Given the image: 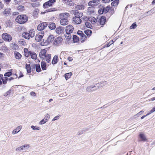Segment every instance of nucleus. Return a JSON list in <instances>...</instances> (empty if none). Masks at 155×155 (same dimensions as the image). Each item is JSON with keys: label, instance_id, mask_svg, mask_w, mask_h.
<instances>
[{"label": "nucleus", "instance_id": "nucleus-48", "mask_svg": "<svg viewBox=\"0 0 155 155\" xmlns=\"http://www.w3.org/2000/svg\"><path fill=\"white\" fill-rule=\"evenodd\" d=\"M137 27V25L136 23H133L132 25L130 27V29H135Z\"/></svg>", "mask_w": 155, "mask_h": 155}, {"label": "nucleus", "instance_id": "nucleus-62", "mask_svg": "<svg viewBox=\"0 0 155 155\" xmlns=\"http://www.w3.org/2000/svg\"><path fill=\"white\" fill-rule=\"evenodd\" d=\"M98 12L100 14H102L103 13H104L103 9L99 10L98 11Z\"/></svg>", "mask_w": 155, "mask_h": 155}, {"label": "nucleus", "instance_id": "nucleus-35", "mask_svg": "<svg viewBox=\"0 0 155 155\" xmlns=\"http://www.w3.org/2000/svg\"><path fill=\"white\" fill-rule=\"evenodd\" d=\"M79 38L76 35H73V39L74 43L77 42L79 41Z\"/></svg>", "mask_w": 155, "mask_h": 155}, {"label": "nucleus", "instance_id": "nucleus-27", "mask_svg": "<svg viewBox=\"0 0 155 155\" xmlns=\"http://www.w3.org/2000/svg\"><path fill=\"white\" fill-rule=\"evenodd\" d=\"M14 55L15 58L19 60L21 58L22 56L20 54L17 52H14Z\"/></svg>", "mask_w": 155, "mask_h": 155}, {"label": "nucleus", "instance_id": "nucleus-52", "mask_svg": "<svg viewBox=\"0 0 155 155\" xmlns=\"http://www.w3.org/2000/svg\"><path fill=\"white\" fill-rule=\"evenodd\" d=\"M3 75L0 74V87H2V80Z\"/></svg>", "mask_w": 155, "mask_h": 155}, {"label": "nucleus", "instance_id": "nucleus-10", "mask_svg": "<svg viewBox=\"0 0 155 155\" xmlns=\"http://www.w3.org/2000/svg\"><path fill=\"white\" fill-rule=\"evenodd\" d=\"M47 50L45 49L41 50L39 54L40 57L43 59H45L46 57Z\"/></svg>", "mask_w": 155, "mask_h": 155}, {"label": "nucleus", "instance_id": "nucleus-33", "mask_svg": "<svg viewBox=\"0 0 155 155\" xmlns=\"http://www.w3.org/2000/svg\"><path fill=\"white\" fill-rule=\"evenodd\" d=\"M41 68L43 70L46 69V63L44 61H42L41 63Z\"/></svg>", "mask_w": 155, "mask_h": 155}, {"label": "nucleus", "instance_id": "nucleus-22", "mask_svg": "<svg viewBox=\"0 0 155 155\" xmlns=\"http://www.w3.org/2000/svg\"><path fill=\"white\" fill-rule=\"evenodd\" d=\"M106 18L104 16H102L100 20V23L101 25H104L106 21Z\"/></svg>", "mask_w": 155, "mask_h": 155}, {"label": "nucleus", "instance_id": "nucleus-30", "mask_svg": "<svg viewBox=\"0 0 155 155\" xmlns=\"http://www.w3.org/2000/svg\"><path fill=\"white\" fill-rule=\"evenodd\" d=\"M24 51L25 56L27 57H29L30 54V51L29 52L28 49L26 48H25L24 49Z\"/></svg>", "mask_w": 155, "mask_h": 155}, {"label": "nucleus", "instance_id": "nucleus-50", "mask_svg": "<svg viewBox=\"0 0 155 155\" xmlns=\"http://www.w3.org/2000/svg\"><path fill=\"white\" fill-rule=\"evenodd\" d=\"M12 91V90H9L8 91L6 92L4 94L5 96H6L8 95H9L10 93Z\"/></svg>", "mask_w": 155, "mask_h": 155}, {"label": "nucleus", "instance_id": "nucleus-57", "mask_svg": "<svg viewBox=\"0 0 155 155\" xmlns=\"http://www.w3.org/2000/svg\"><path fill=\"white\" fill-rule=\"evenodd\" d=\"M114 43L113 41H111L109 42V43H108L107 45H106L107 47H108L110 46L112 44Z\"/></svg>", "mask_w": 155, "mask_h": 155}, {"label": "nucleus", "instance_id": "nucleus-17", "mask_svg": "<svg viewBox=\"0 0 155 155\" xmlns=\"http://www.w3.org/2000/svg\"><path fill=\"white\" fill-rule=\"evenodd\" d=\"M29 147V146L28 144L23 145L22 146L17 148L16 149V151H17L22 150L24 148H28Z\"/></svg>", "mask_w": 155, "mask_h": 155}, {"label": "nucleus", "instance_id": "nucleus-25", "mask_svg": "<svg viewBox=\"0 0 155 155\" xmlns=\"http://www.w3.org/2000/svg\"><path fill=\"white\" fill-rule=\"evenodd\" d=\"M54 37L53 35H49L47 39V41L48 43L52 42L54 40Z\"/></svg>", "mask_w": 155, "mask_h": 155}, {"label": "nucleus", "instance_id": "nucleus-54", "mask_svg": "<svg viewBox=\"0 0 155 155\" xmlns=\"http://www.w3.org/2000/svg\"><path fill=\"white\" fill-rule=\"evenodd\" d=\"M77 34L79 35L80 37L84 34L82 31H78L77 32Z\"/></svg>", "mask_w": 155, "mask_h": 155}, {"label": "nucleus", "instance_id": "nucleus-60", "mask_svg": "<svg viewBox=\"0 0 155 155\" xmlns=\"http://www.w3.org/2000/svg\"><path fill=\"white\" fill-rule=\"evenodd\" d=\"M44 33H45L44 31H41L39 32L38 33L39 34L43 35V36H44Z\"/></svg>", "mask_w": 155, "mask_h": 155}, {"label": "nucleus", "instance_id": "nucleus-18", "mask_svg": "<svg viewBox=\"0 0 155 155\" xmlns=\"http://www.w3.org/2000/svg\"><path fill=\"white\" fill-rule=\"evenodd\" d=\"M58 61V55H55L53 57L52 61V64H55L57 63Z\"/></svg>", "mask_w": 155, "mask_h": 155}, {"label": "nucleus", "instance_id": "nucleus-2", "mask_svg": "<svg viewBox=\"0 0 155 155\" xmlns=\"http://www.w3.org/2000/svg\"><path fill=\"white\" fill-rule=\"evenodd\" d=\"M28 17L25 15H18L15 19V21L20 24H23L28 20Z\"/></svg>", "mask_w": 155, "mask_h": 155}, {"label": "nucleus", "instance_id": "nucleus-63", "mask_svg": "<svg viewBox=\"0 0 155 155\" xmlns=\"http://www.w3.org/2000/svg\"><path fill=\"white\" fill-rule=\"evenodd\" d=\"M93 18V21H92L91 22L92 24H94L96 22V20L94 18Z\"/></svg>", "mask_w": 155, "mask_h": 155}, {"label": "nucleus", "instance_id": "nucleus-47", "mask_svg": "<svg viewBox=\"0 0 155 155\" xmlns=\"http://www.w3.org/2000/svg\"><path fill=\"white\" fill-rule=\"evenodd\" d=\"M31 128L33 130H39L40 128L39 127L36 126H34L32 125L31 126Z\"/></svg>", "mask_w": 155, "mask_h": 155}, {"label": "nucleus", "instance_id": "nucleus-36", "mask_svg": "<svg viewBox=\"0 0 155 155\" xmlns=\"http://www.w3.org/2000/svg\"><path fill=\"white\" fill-rule=\"evenodd\" d=\"M87 36L84 34L80 37V40L81 42H83L87 39Z\"/></svg>", "mask_w": 155, "mask_h": 155}, {"label": "nucleus", "instance_id": "nucleus-12", "mask_svg": "<svg viewBox=\"0 0 155 155\" xmlns=\"http://www.w3.org/2000/svg\"><path fill=\"white\" fill-rule=\"evenodd\" d=\"M74 27L71 25L67 26L66 28V33H71L74 30Z\"/></svg>", "mask_w": 155, "mask_h": 155}, {"label": "nucleus", "instance_id": "nucleus-46", "mask_svg": "<svg viewBox=\"0 0 155 155\" xmlns=\"http://www.w3.org/2000/svg\"><path fill=\"white\" fill-rule=\"evenodd\" d=\"M143 112H144L143 111L141 110L140 111L139 113H138L137 114L134 115V117H138L140 115H141V114H143Z\"/></svg>", "mask_w": 155, "mask_h": 155}, {"label": "nucleus", "instance_id": "nucleus-28", "mask_svg": "<svg viewBox=\"0 0 155 155\" xmlns=\"http://www.w3.org/2000/svg\"><path fill=\"white\" fill-rule=\"evenodd\" d=\"M107 84V83L106 81H103L97 84V85L99 87V88L101 87L106 85Z\"/></svg>", "mask_w": 155, "mask_h": 155}, {"label": "nucleus", "instance_id": "nucleus-43", "mask_svg": "<svg viewBox=\"0 0 155 155\" xmlns=\"http://www.w3.org/2000/svg\"><path fill=\"white\" fill-rule=\"evenodd\" d=\"M110 10V7L109 6H107L105 8H104L103 10L104 13H107Z\"/></svg>", "mask_w": 155, "mask_h": 155}, {"label": "nucleus", "instance_id": "nucleus-64", "mask_svg": "<svg viewBox=\"0 0 155 155\" xmlns=\"http://www.w3.org/2000/svg\"><path fill=\"white\" fill-rule=\"evenodd\" d=\"M151 112L152 113L155 111V106L151 110Z\"/></svg>", "mask_w": 155, "mask_h": 155}, {"label": "nucleus", "instance_id": "nucleus-5", "mask_svg": "<svg viewBox=\"0 0 155 155\" xmlns=\"http://www.w3.org/2000/svg\"><path fill=\"white\" fill-rule=\"evenodd\" d=\"M99 88V87L97 85V84L96 85H92L88 87L86 89V91H95Z\"/></svg>", "mask_w": 155, "mask_h": 155}, {"label": "nucleus", "instance_id": "nucleus-32", "mask_svg": "<svg viewBox=\"0 0 155 155\" xmlns=\"http://www.w3.org/2000/svg\"><path fill=\"white\" fill-rule=\"evenodd\" d=\"M75 8L77 10H82L84 9V6L83 5H78L76 6Z\"/></svg>", "mask_w": 155, "mask_h": 155}, {"label": "nucleus", "instance_id": "nucleus-31", "mask_svg": "<svg viewBox=\"0 0 155 155\" xmlns=\"http://www.w3.org/2000/svg\"><path fill=\"white\" fill-rule=\"evenodd\" d=\"M25 68L27 70L28 73H30L31 72V69L30 64H26L25 65Z\"/></svg>", "mask_w": 155, "mask_h": 155}, {"label": "nucleus", "instance_id": "nucleus-42", "mask_svg": "<svg viewBox=\"0 0 155 155\" xmlns=\"http://www.w3.org/2000/svg\"><path fill=\"white\" fill-rule=\"evenodd\" d=\"M54 9H55L54 8H51L46 10L45 12H41V13L42 14H44L45 12H49L53 11L55 10Z\"/></svg>", "mask_w": 155, "mask_h": 155}, {"label": "nucleus", "instance_id": "nucleus-11", "mask_svg": "<svg viewBox=\"0 0 155 155\" xmlns=\"http://www.w3.org/2000/svg\"><path fill=\"white\" fill-rule=\"evenodd\" d=\"M64 29L62 27H57L56 28L55 31L56 32L58 35L62 34L64 33Z\"/></svg>", "mask_w": 155, "mask_h": 155}, {"label": "nucleus", "instance_id": "nucleus-37", "mask_svg": "<svg viewBox=\"0 0 155 155\" xmlns=\"http://www.w3.org/2000/svg\"><path fill=\"white\" fill-rule=\"evenodd\" d=\"M72 73L71 72H69L66 73L65 74V78L66 80L69 78L72 75Z\"/></svg>", "mask_w": 155, "mask_h": 155}, {"label": "nucleus", "instance_id": "nucleus-3", "mask_svg": "<svg viewBox=\"0 0 155 155\" xmlns=\"http://www.w3.org/2000/svg\"><path fill=\"white\" fill-rule=\"evenodd\" d=\"M17 78V76L16 74L14 75V77H11L8 78L7 77H4L3 76L2 80V88H4L5 87V85L7 84V81H10L12 80H13L15 78Z\"/></svg>", "mask_w": 155, "mask_h": 155}, {"label": "nucleus", "instance_id": "nucleus-49", "mask_svg": "<svg viewBox=\"0 0 155 155\" xmlns=\"http://www.w3.org/2000/svg\"><path fill=\"white\" fill-rule=\"evenodd\" d=\"M139 139L140 140L143 141H146L147 140L146 136H140Z\"/></svg>", "mask_w": 155, "mask_h": 155}, {"label": "nucleus", "instance_id": "nucleus-24", "mask_svg": "<svg viewBox=\"0 0 155 155\" xmlns=\"http://www.w3.org/2000/svg\"><path fill=\"white\" fill-rule=\"evenodd\" d=\"M48 27L51 30H53L56 28V25L54 23L50 22L48 25Z\"/></svg>", "mask_w": 155, "mask_h": 155}, {"label": "nucleus", "instance_id": "nucleus-55", "mask_svg": "<svg viewBox=\"0 0 155 155\" xmlns=\"http://www.w3.org/2000/svg\"><path fill=\"white\" fill-rule=\"evenodd\" d=\"M5 54L3 53L0 52V59L3 58L5 57Z\"/></svg>", "mask_w": 155, "mask_h": 155}, {"label": "nucleus", "instance_id": "nucleus-39", "mask_svg": "<svg viewBox=\"0 0 155 155\" xmlns=\"http://www.w3.org/2000/svg\"><path fill=\"white\" fill-rule=\"evenodd\" d=\"M36 71L37 72H39L41 71V69L40 65L38 64H36L35 65Z\"/></svg>", "mask_w": 155, "mask_h": 155}, {"label": "nucleus", "instance_id": "nucleus-7", "mask_svg": "<svg viewBox=\"0 0 155 155\" xmlns=\"http://www.w3.org/2000/svg\"><path fill=\"white\" fill-rule=\"evenodd\" d=\"M100 1V0H93L90 1L88 3V5L92 7H94L99 4Z\"/></svg>", "mask_w": 155, "mask_h": 155}, {"label": "nucleus", "instance_id": "nucleus-34", "mask_svg": "<svg viewBox=\"0 0 155 155\" xmlns=\"http://www.w3.org/2000/svg\"><path fill=\"white\" fill-rule=\"evenodd\" d=\"M51 54H47L46 55V57L45 59L46 61L48 62L49 63L51 61Z\"/></svg>", "mask_w": 155, "mask_h": 155}, {"label": "nucleus", "instance_id": "nucleus-45", "mask_svg": "<svg viewBox=\"0 0 155 155\" xmlns=\"http://www.w3.org/2000/svg\"><path fill=\"white\" fill-rule=\"evenodd\" d=\"M12 74V73L11 72H8L5 73L4 74V77H10Z\"/></svg>", "mask_w": 155, "mask_h": 155}, {"label": "nucleus", "instance_id": "nucleus-21", "mask_svg": "<svg viewBox=\"0 0 155 155\" xmlns=\"http://www.w3.org/2000/svg\"><path fill=\"white\" fill-rule=\"evenodd\" d=\"M43 37V35L38 34L35 36V39L37 41H41Z\"/></svg>", "mask_w": 155, "mask_h": 155}, {"label": "nucleus", "instance_id": "nucleus-53", "mask_svg": "<svg viewBox=\"0 0 155 155\" xmlns=\"http://www.w3.org/2000/svg\"><path fill=\"white\" fill-rule=\"evenodd\" d=\"M85 25L88 28H91V23L88 22H86Z\"/></svg>", "mask_w": 155, "mask_h": 155}, {"label": "nucleus", "instance_id": "nucleus-1", "mask_svg": "<svg viewBox=\"0 0 155 155\" xmlns=\"http://www.w3.org/2000/svg\"><path fill=\"white\" fill-rule=\"evenodd\" d=\"M35 35V32L33 30H31L28 32H25L22 34V36L27 39H29L30 38L33 37Z\"/></svg>", "mask_w": 155, "mask_h": 155}, {"label": "nucleus", "instance_id": "nucleus-51", "mask_svg": "<svg viewBox=\"0 0 155 155\" xmlns=\"http://www.w3.org/2000/svg\"><path fill=\"white\" fill-rule=\"evenodd\" d=\"M109 10H110V14H113V13H114V8L113 7H111L110 8Z\"/></svg>", "mask_w": 155, "mask_h": 155}, {"label": "nucleus", "instance_id": "nucleus-8", "mask_svg": "<svg viewBox=\"0 0 155 155\" xmlns=\"http://www.w3.org/2000/svg\"><path fill=\"white\" fill-rule=\"evenodd\" d=\"M46 22H43L39 24L37 27V29L39 31H42L45 29L48 25Z\"/></svg>", "mask_w": 155, "mask_h": 155}, {"label": "nucleus", "instance_id": "nucleus-23", "mask_svg": "<svg viewBox=\"0 0 155 155\" xmlns=\"http://www.w3.org/2000/svg\"><path fill=\"white\" fill-rule=\"evenodd\" d=\"M60 17L62 18H67L68 17L70 16L69 14L67 12L63 13L60 14Z\"/></svg>", "mask_w": 155, "mask_h": 155}, {"label": "nucleus", "instance_id": "nucleus-41", "mask_svg": "<svg viewBox=\"0 0 155 155\" xmlns=\"http://www.w3.org/2000/svg\"><path fill=\"white\" fill-rule=\"evenodd\" d=\"M11 48L14 50H16L18 48V46L16 44H12L11 46Z\"/></svg>", "mask_w": 155, "mask_h": 155}, {"label": "nucleus", "instance_id": "nucleus-38", "mask_svg": "<svg viewBox=\"0 0 155 155\" xmlns=\"http://www.w3.org/2000/svg\"><path fill=\"white\" fill-rule=\"evenodd\" d=\"M71 33H66V34L64 35L66 39H70L71 38L72 36L71 34Z\"/></svg>", "mask_w": 155, "mask_h": 155}, {"label": "nucleus", "instance_id": "nucleus-59", "mask_svg": "<svg viewBox=\"0 0 155 155\" xmlns=\"http://www.w3.org/2000/svg\"><path fill=\"white\" fill-rule=\"evenodd\" d=\"M30 94L31 96H36V94H35V93L33 91L31 92L30 93Z\"/></svg>", "mask_w": 155, "mask_h": 155}, {"label": "nucleus", "instance_id": "nucleus-6", "mask_svg": "<svg viewBox=\"0 0 155 155\" xmlns=\"http://www.w3.org/2000/svg\"><path fill=\"white\" fill-rule=\"evenodd\" d=\"M2 38L6 41H10L12 40V38L10 35L4 33L2 35Z\"/></svg>", "mask_w": 155, "mask_h": 155}, {"label": "nucleus", "instance_id": "nucleus-58", "mask_svg": "<svg viewBox=\"0 0 155 155\" xmlns=\"http://www.w3.org/2000/svg\"><path fill=\"white\" fill-rule=\"evenodd\" d=\"M24 8V7L21 5H19L18 7V9H19L20 10H23V8Z\"/></svg>", "mask_w": 155, "mask_h": 155}, {"label": "nucleus", "instance_id": "nucleus-56", "mask_svg": "<svg viewBox=\"0 0 155 155\" xmlns=\"http://www.w3.org/2000/svg\"><path fill=\"white\" fill-rule=\"evenodd\" d=\"M45 120L44 119H43L39 122V124L40 125H41L44 124H45Z\"/></svg>", "mask_w": 155, "mask_h": 155}, {"label": "nucleus", "instance_id": "nucleus-26", "mask_svg": "<svg viewBox=\"0 0 155 155\" xmlns=\"http://www.w3.org/2000/svg\"><path fill=\"white\" fill-rule=\"evenodd\" d=\"M30 55L32 59L35 60L37 59V55L34 52L30 51Z\"/></svg>", "mask_w": 155, "mask_h": 155}, {"label": "nucleus", "instance_id": "nucleus-16", "mask_svg": "<svg viewBox=\"0 0 155 155\" xmlns=\"http://www.w3.org/2000/svg\"><path fill=\"white\" fill-rule=\"evenodd\" d=\"M60 22L61 25H66L68 24V20L67 18H64L61 19Z\"/></svg>", "mask_w": 155, "mask_h": 155}, {"label": "nucleus", "instance_id": "nucleus-19", "mask_svg": "<svg viewBox=\"0 0 155 155\" xmlns=\"http://www.w3.org/2000/svg\"><path fill=\"white\" fill-rule=\"evenodd\" d=\"M87 14L91 15L94 13V8L93 7H90L88 8L87 12Z\"/></svg>", "mask_w": 155, "mask_h": 155}, {"label": "nucleus", "instance_id": "nucleus-20", "mask_svg": "<svg viewBox=\"0 0 155 155\" xmlns=\"http://www.w3.org/2000/svg\"><path fill=\"white\" fill-rule=\"evenodd\" d=\"M22 128V126H18L17 128L14 130L12 132V134L13 135L15 134L18 132Z\"/></svg>", "mask_w": 155, "mask_h": 155}, {"label": "nucleus", "instance_id": "nucleus-40", "mask_svg": "<svg viewBox=\"0 0 155 155\" xmlns=\"http://www.w3.org/2000/svg\"><path fill=\"white\" fill-rule=\"evenodd\" d=\"M40 5L39 2H37L35 3H32L31 4V5L33 7H38Z\"/></svg>", "mask_w": 155, "mask_h": 155}, {"label": "nucleus", "instance_id": "nucleus-14", "mask_svg": "<svg viewBox=\"0 0 155 155\" xmlns=\"http://www.w3.org/2000/svg\"><path fill=\"white\" fill-rule=\"evenodd\" d=\"M11 9L10 8L6 9L3 12V15L5 16L10 15L11 14Z\"/></svg>", "mask_w": 155, "mask_h": 155}, {"label": "nucleus", "instance_id": "nucleus-61", "mask_svg": "<svg viewBox=\"0 0 155 155\" xmlns=\"http://www.w3.org/2000/svg\"><path fill=\"white\" fill-rule=\"evenodd\" d=\"M110 0H103V3H109Z\"/></svg>", "mask_w": 155, "mask_h": 155}, {"label": "nucleus", "instance_id": "nucleus-15", "mask_svg": "<svg viewBox=\"0 0 155 155\" xmlns=\"http://www.w3.org/2000/svg\"><path fill=\"white\" fill-rule=\"evenodd\" d=\"M80 17H74L73 18V21L77 24H79L81 23V20L80 18Z\"/></svg>", "mask_w": 155, "mask_h": 155}, {"label": "nucleus", "instance_id": "nucleus-44", "mask_svg": "<svg viewBox=\"0 0 155 155\" xmlns=\"http://www.w3.org/2000/svg\"><path fill=\"white\" fill-rule=\"evenodd\" d=\"M50 116L49 114H47L46 115L45 118H44L45 120V123H46V122H47L48 121V120L50 118Z\"/></svg>", "mask_w": 155, "mask_h": 155}, {"label": "nucleus", "instance_id": "nucleus-29", "mask_svg": "<svg viewBox=\"0 0 155 155\" xmlns=\"http://www.w3.org/2000/svg\"><path fill=\"white\" fill-rule=\"evenodd\" d=\"M85 34L87 36V37L89 38L91 35L92 34V31L91 30L87 29L84 31Z\"/></svg>", "mask_w": 155, "mask_h": 155}, {"label": "nucleus", "instance_id": "nucleus-4", "mask_svg": "<svg viewBox=\"0 0 155 155\" xmlns=\"http://www.w3.org/2000/svg\"><path fill=\"white\" fill-rule=\"evenodd\" d=\"M55 2V0H49L43 4V7L45 8H48L49 7L52 6Z\"/></svg>", "mask_w": 155, "mask_h": 155}, {"label": "nucleus", "instance_id": "nucleus-9", "mask_svg": "<svg viewBox=\"0 0 155 155\" xmlns=\"http://www.w3.org/2000/svg\"><path fill=\"white\" fill-rule=\"evenodd\" d=\"M62 40V38L61 37H58L55 39L53 42L54 44L56 46L59 45L61 43Z\"/></svg>", "mask_w": 155, "mask_h": 155}, {"label": "nucleus", "instance_id": "nucleus-13", "mask_svg": "<svg viewBox=\"0 0 155 155\" xmlns=\"http://www.w3.org/2000/svg\"><path fill=\"white\" fill-rule=\"evenodd\" d=\"M75 17H81L83 15V13L81 12H78L77 10L72 11Z\"/></svg>", "mask_w": 155, "mask_h": 155}]
</instances>
